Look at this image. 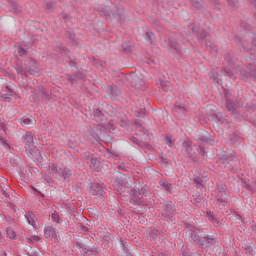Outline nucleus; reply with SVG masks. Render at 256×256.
<instances>
[{"instance_id":"f8f14e48","label":"nucleus","mask_w":256,"mask_h":256,"mask_svg":"<svg viewBox=\"0 0 256 256\" xmlns=\"http://www.w3.org/2000/svg\"><path fill=\"white\" fill-rule=\"evenodd\" d=\"M62 177H64V179H69V177H71V171L69 170H64L62 172Z\"/></svg>"},{"instance_id":"39448f33","label":"nucleus","mask_w":256,"mask_h":256,"mask_svg":"<svg viewBox=\"0 0 256 256\" xmlns=\"http://www.w3.org/2000/svg\"><path fill=\"white\" fill-rule=\"evenodd\" d=\"M91 193L92 195H99V193H101V187L97 186L96 184H93L91 186Z\"/></svg>"},{"instance_id":"6ab92c4d","label":"nucleus","mask_w":256,"mask_h":256,"mask_svg":"<svg viewBox=\"0 0 256 256\" xmlns=\"http://www.w3.org/2000/svg\"><path fill=\"white\" fill-rule=\"evenodd\" d=\"M96 113H97L98 115H101V111H99V110H97Z\"/></svg>"},{"instance_id":"f03ea898","label":"nucleus","mask_w":256,"mask_h":256,"mask_svg":"<svg viewBox=\"0 0 256 256\" xmlns=\"http://www.w3.org/2000/svg\"><path fill=\"white\" fill-rule=\"evenodd\" d=\"M36 120L33 116H26L23 118L22 125H25L26 127H32V125H35Z\"/></svg>"},{"instance_id":"5701e85b","label":"nucleus","mask_w":256,"mask_h":256,"mask_svg":"<svg viewBox=\"0 0 256 256\" xmlns=\"http://www.w3.org/2000/svg\"><path fill=\"white\" fill-rule=\"evenodd\" d=\"M39 238L36 237V241H38Z\"/></svg>"},{"instance_id":"1a4fd4ad","label":"nucleus","mask_w":256,"mask_h":256,"mask_svg":"<svg viewBox=\"0 0 256 256\" xmlns=\"http://www.w3.org/2000/svg\"><path fill=\"white\" fill-rule=\"evenodd\" d=\"M248 69H249V71L246 74H244L245 77H253V71H255L256 66H250V68H248Z\"/></svg>"},{"instance_id":"2eb2a0df","label":"nucleus","mask_w":256,"mask_h":256,"mask_svg":"<svg viewBox=\"0 0 256 256\" xmlns=\"http://www.w3.org/2000/svg\"><path fill=\"white\" fill-rule=\"evenodd\" d=\"M28 223H29V225H32V227H37V222L35 220H33L32 218L28 219Z\"/></svg>"},{"instance_id":"6e6552de","label":"nucleus","mask_w":256,"mask_h":256,"mask_svg":"<svg viewBox=\"0 0 256 256\" xmlns=\"http://www.w3.org/2000/svg\"><path fill=\"white\" fill-rule=\"evenodd\" d=\"M159 183H160L161 187H165L166 188V191H171V184H169V183H167V182H165L163 180H161Z\"/></svg>"},{"instance_id":"9d476101","label":"nucleus","mask_w":256,"mask_h":256,"mask_svg":"<svg viewBox=\"0 0 256 256\" xmlns=\"http://www.w3.org/2000/svg\"><path fill=\"white\" fill-rule=\"evenodd\" d=\"M146 37H147V39H149V41L151 43H153V41H155V34H153L152 32H147Z\"/></svg>"},{"instance_id":"412c9836","label":"nucleus","mask_w":256,"mask_h":256,"mask_svg":"<svg viewBox=\"0 0 256 256\" xmlns=\"http://www.w3.org/2000/svg\"><path fill=\"white\" fill-rule=\"evenodd\" d=\"M116 92H117L116 94H119V90H116Z\"/></svg>"},{"instance_id":"0eeeda50","label":"nucleus","mask_w":256,"mask_h":256,"mask_svg":"<svg viewBox=\"0 0 256 256\" xmlns=\"http://www.w3.org/2000/svg\"><path fill=\"white\" fill-rule=\"evenodd\" d=\"M6 231H7V235L9 237V239H15L16 234H15V231L13 229L8 228Z\"/></svg>"},{"instance_id":"4be33fe9","label":"nucleus","mask_w":256,"mask_h":256,"mask_svg":"<svg viewBox=\"0 0 256 256\" xmlns=\"http://www.w3.org/2000/svg\"><path fill=\"white\" fill-rule=\"evenodd\" d=\"M210 107H212L213 109H215V106H211V105H210Z\"/></svg>"},{"instance_id":"a211bd4d","label":"nucleus","mask_w":256,"mask_h":256,"mask_svg":"<svg viewBox=\"0 0 256 256\" xmlns=\"http://www.w3.org/2000/svg\"><path fill=\"white\" fill-rule=\"evenodd\" d=\"M248 251H253V245H250V246L248 247Z\"/></svg>"},{"instance_id":"ddd939ff","label":"nucleus","mask_w":256,"mask_h":256,"mask_svg":"<svg viewBox=\"0 0 256 256\" xmlns=\"http://www.w3.org/2000/svg\"><path fill=\"white\" fill-rule=\"evenodd\" d=\"M84 158H85L86 162L89 163L91 161V159H93V154L85 153Z\"/></svg>"},{"instance_id":"423d86ee","label":"nucleus","mask_w":256,"mask_h":256,"mask_svg":"<svg viewBox=\"0 0 256 256\" xmlns=\"http://www.w3.org/2000/svg\"><path fill=\"white\" fill-rule=\"evenodd\" d=\"M45 236L48 237V239H55V237H57V234L53 230H46Z\"/></svg>"},{"instance_id":"9b49d317","label":"nucleus","mask_w":256,"mask_h":256,"mask_svg":"<svg viewBox=\"0 0 256 256\" xmlns=\"http://www.w3.org/2000/svg\"><path fill=\"white\" fill-rule=\"evenodd\" d=\"M49 169L51 174L57 175V166L55 164L50 165Z\"/></svg>"},{"instance_id":"4468645a","label":"nucleus","mask_w":256,"mask_h":256,"mask_svg":"<svg viewBox=\"0 0 256 256\" xmlns=\"http://www.w3.org/2000/svg\"><path fill=\"white\" fill-rule=\"evenodd\" d=\"M18 53H19L20 57H23V55H25V53H27V50H25V48H23V47H19Z\"/></svg>"},{"instance_id":"aec40b11","label":"nucleus","mask_w":256,"mask_h":256,"mask_svg":"<svg viewBox=\"0 0 256 256\" xmlns=\"http://www.w3.org/2000/svg\"><path fill=\"white\" fill-rule=\"evenodd\" d=\"M228 2H229V5H231V0H228Z\"/></svg>"},{"instance_id":"f257e3e1","label":"nucleus","mask_w":256,"mask_h":256,"mask_svg":"<svg viewBox=\"0 0 256 256\" xmlns=\"http://www.w3.org/2000/svg\"><path fill=\"white\" fill-rule=\"evenodd\" d=\"M132 86L135 87V89H143V86L145 85V79L141 74H135L132 76Z\"/></svg>"},{"instance_id":"f3484780","label":"nucleus","mask_w":256,"mask_h":256,"mask_svg":"<svg viewBox=\"0 0 256 256\" xmlns=\"http://www.w3.org/2000/svg\"><path fill=\"white\" fill-rule=\"evenodd\" d=\"M171 139L170 138H168V143H167V145L169 146V147H171Z\"/></svg>"},{"instance_id":"dca6fc26","label":"nucleus","mask_w":256,"mask_h":256,"mask_svg":"<svg viewBox=\"0 0 256 256\" xmlns=\"http://www.w3.org/2000/svg\"><path fill=\"white\" fill-rule=\"evenodd\" d=\"M3 239V230H0V241Z\"/></svg>"},{"instance_id":"7ed1b4c3","label":"nucleus","mask_w":256,"mask_h":256,"mask_svg":"<svg viewBox=\"0 0 256 256\" xmlns=\"http://www.w3.org/2000/svg\"><path fill=\"white\" fill-rule=\"evenodd\" d=\"M222 159H228L230 161H233L235 159V151L226 150L225 152H223Z\"/></svg>"},{"instance_id":"20e7f679","label":"nucleus","mask_w":256,"mask_h":256,"mask_svg":"<svg viewBox=\"0 0 256 256\" xmlns=\"http://www.w3.org/2000/svg\"><path fill=\"white\" fill-rule=\"evenodd\" d=\"M88 165L90 169H94L95 171L96 169H99V160L96 158H93L88 162Z\"/></svg>"}]
</instances>
